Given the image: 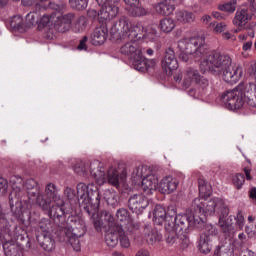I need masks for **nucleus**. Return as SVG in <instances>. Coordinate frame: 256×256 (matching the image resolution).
<instances>
[{
	"label": "nucleus",
	"instance_id": "f257e3e1",
	"mask_svg": "<svg viewBox=\"0 0 256 256\" xmlns=\"http://www.w3.org/2000/svg\"><path fill=\"white\" fill-rule=\"evenodd\" d=\"M110 33L113 39H123L126 41L120 47L121 55L130 57L132 67L138 59H141L143 52L139 49L137 41L143 39L145 34L143 33V26L134 25L127 16H121L112 26Z\"/></svg>",
	"mask_w": 256,
	"mask_h": 256
},
{
	"label": "nucleus",
	"instance_id": "f03ea898",
	"mask_svg": "<svg viewBox=\"0 0 256 256\" xmlns=\"http://www.w3.org/2000/svg\"><path fill=\"white\" fill-rule=\"evenodd\" d=\"M231 65H233V59L229 54L213 51L201 62L200 69L204 73L209 71L211 75L222 77L225 83L235 85L243 77V68L237 66L231 69Z\"/></svg>",
	"mask_w": 256,
	"mask_h": 256
},
{
	"label": "nucleus",
	"instance_id": "7ed1b4c3",
	"mask_svg": "<svg viewBox=\"0 0 256 256\" xmlns=\"http://www.w3.org/2000/svg\"><path fill=\"white\" fill-rule=\"evenodd\" d=\"M205 225V220L198 214H178L177 206H168V220L164 224L165 229H175L180 233H187L190 227L201 229Z\"/></svg>",
	"mask_w": 256,
	"mask_h": 256
},
{
	"label": "nucleus",
	"instance_id": "20e7f679",
	"mask_svg": "<svg viewBox=\"0 0 256 256\" xmlns=\"http://www.w3.org/2000/svg\"><path fill=\"white\" fill-rule=\"evenodd\" d=\"M77 199L80 208L89 217H95L99 213V205H101V195L97 187L79 183L77 185Z\"/></svg>",
	"mask_w": 256,
	"mask_h": 256
},
{
	"label": "nucleus",
	"instance_id": "39448f33",
	"mask_svg": "<svg viewBox=\"0 0 256 256\" xmlns=\"http://www.w3.org/2000/svg\"><path fill=\"white\" fill-rule=\"evenodd\" d=\"M191 212L196 215H215L218 213L221 217H227L229 215V206L225 203L222 198H213L207 200L205 198H195L190 206Z\"/></svg>",
	"mask_w": 256,
	"mask_h": 256
},
{
	"label": "nucleus",
	"instance_id": "423d86ee",
	"mask_svg": "<svg viewBox=\"0 0 256 256\" xmlns=\"http://www.w3.org/2000/svg\"><path fill=\"white\" fill-rule=\"evenodd\" d=\"M10 183L12 184V191L9 194V205L13 215L16 219L23 220V206L27 205L25 199V192L23 190V178L19 175L11 176Z\"/></svg>",
	"mask_w": 256,
	"mask_h": 256
},
{
	"label": "nucleus",
	"instance_id": "0eeeda50",
	"mask_svg": "<svg viewBox=\"0 0 256 256\" xmlns=\"http://www.w3.org/2000/svg\"><path fill=\"white\" fill-rule=\"evenodd\" d=\"M90 173L98 185H104L108 181L113 187H119V181H123V178L127 177V172L125 171L119 177V172L115 168H110L105 173V168H103V164L99 160L90 164Z\"/></svg>",
	"mask_w": 256,
	"mask_h": 256
},
{
	"label": "nucleus",
	"instance_id": "6e6552de",
	"mask_svg": "<svg viewBox=\"0 0 256 256\" xmlns=\"http://www.w3.org/2000/svg\"><path fill=\"white\" fill-rule=\"evenodd\" d=\"M180 51L192 54L195 61H201L208 53L207 44H205V37L185 38L178 42Z\"/></svg>",
	"mask_w": 256,
	"mask_h": 256
},
{
	"label": "nucleus",
	"instance_id": "1a4fd4ad",
	"mask_svg": "<svg viewBox=\"0 0 256 256\" xmlns=\"http://www.w3.org/2000/svg\"><path fill=\"white\" fill-rule=\"evenodd\" d=\"M0 225L4 228L2 232L3 249L6 256H23V251L19 245L13 242V232L9 228V223L5 214H0Z\"/></svg>",
	"mask_w": 256,
	"mask_h": 256
},
{
	"label": "nucleus",
	"instance_id": "9d476101",
	"mask_svg": "<svg viewBox=\"0 0 256 256\" xmlns=\"http://www.w3.org/2000/svg\"><path fill=\"white\" fill-rule=\"evenodd\" d=\"M221 101L224 103L226 109L230 111H237L245 105V98L243 97V85L232 90H226L221 95Z\"/></svg>",
	"mask_w": 256,
	"mask_h": 256
},
{
	"label": "nucleus",
	"instance_id": "9b49d317",
	"mask_svg": "<svg viewBox=\"0 0 256 256\" xmlns=\"http://www.w3.org/2000/svg\"><path fill=\"white\" fill-rule=\"evenodd\" d=\"M174 80L176 81V83H181L182 81V87H184L185 89L191 87L193 81L196 83V85L202 87V89H205V87L209 86V80L201 76V74H199V71L194 68H188L184 75L177 74L176 76H174Z\"/></svg>",
	"mask_w": 256,
	"mask_h": 256
},
{
	"label": "nucleus",
	"instance_id": "f8f14e48",
	"mask_svg": "<svg viewBox=\"0 0 256 256\" xmlns=\"http://www.w3.org/2000/svg\"><path fill=\"white\" fill-rule=\"evenodd\" d=\"M128 207L132 213L141 215L149 207V199L143 194H134L128 199Z\"/></svg>",
	"mask_w": 256,
	"mask_h": 256
},
{
	"label": "nucleus",
	"instance_id": "ddd939ff",
	"mask_svg": "<svg viewBox=\"0 0 256 256\" xmlns=\"http://www.w3.org/2000/svg\"><path fill=\"white\" fill-rule=\"evenodd\" d=\"M161 65L167 75H171L172 71H176V69L179 68V62L175 57V51L173 48L169 47L165 50Z\"/></svg>",
	"mask_w": 256,
	"mask_h": 256
},
{
	"label": "nucleus",
	"instance_id": "4468645a",
	"mask_svg": "<svg viewBox=\"0 0 256 256\" xmlns=\"http://www.w3.org/2000/svg\"><path fill=\"white\" fill-rule=\"evenodd\" d=\"M118 1L119 0H114L109 2L100 9V23L111 21V19H115V17L119 15V6H117Z\"/></svg>",
	"mask_w": 256,
	"mask_h": 256
},
{
	"label": "nucleus",
	"instance_id": "2eb2a0df",
	"mask_svg": "<svg viewBox=\"0 0 256 256\" xmlns=\"http://www.w3.org/2000/svg\"><path fill=\"white\" fill-rule=\"evenodd\" d=\"M249 21H251V14H249V10L245 8L238 9L232 20L233 25L237 27V29L234 30V33L243 31V29H245V25H247Z\"/></svg>",
	"mask_w": 256,
	"mask_h": 256
},
{
	"label": "nucleus",
	"instance_id": "dca6fc26",
	"mask_svg": "<svg viewBox=\"0 0 256 256\" xmlns=\"http://www.w3.org/2000/svg\"><path fill=\"white\" fill-rule=\"evenodd\" d=\"M65 204L55 203L51 206L48 211L50 219H53L54 223L60 227V225H65V218L69 215L65 213Z\"/></svg>",
	"mask_w": 256,
	"mask_h": 256
},
{
	"label": "nucleus",
	"instance_id": "f3484780",
	"mask_svg": "<svg viewBox=\"0 0 256 256\" xmlns=\"http://www.w3.org/2000/svg\"><path fill=\"white\" fill-rule=\"evenodd\" d=\"M179 187V180L172 176L164 177L159 183V191L163 195H171L174 191H177Z\"/></svg>",
	"mask_w": 256,
	"mask_h": 256
},
{
	"label": "nucleus",
	"instance_id": "a211bd4d",
	"mask_svg": "<svg viewBox=\"0 0 256 256\" xmlns=\"http://www.w3.org/2000/svg\"><path fill=\"white\" fill-rule=\"evenodd\" d=\"M85 231H87L85 222L78 218V222H76L70 230H67V228L60 229L58 235H64L65 237H82V235H85Z\"/></svg>",
	"mask_w": 256,
	"mask_h": 256
},
{
	"label": "nucleus",
	"instance_id": "6ab92c4d",
	"mask_svg": "<svg viewBox=\"0 0 256 256\" xmlns=\"http://www.w3.org/2000/svg\"><path fill=\"white\" fill-rule=\"evenodd\" d=\"M157 65V59H147L141 54L140 59L134 62L133 68L140 73H145L149 69H155Z\"/></svg>",
	"mask_w": 256,
	"mask_h": 256
},
{
	"label": "nucleus",
	"instance_id": "aec40b11",
	"mask_svg": "<svg viewBox=\"0 0 256 256\" xmlns=\"http://www.w3.org/2000/svg\"><path fill=\"white\" fill-rule=\"evenodd\" d=\"M153 221L155 225H167V221H169V208L167 210L161 204H157L153 211Z\"/></svg>",
	"mask_w": 256,
	"mask_h": 256
},
{
	"label": "nucleus",
	"instance_id": "412c9836",
	"mask_svg": "<svg viewBox=\"0 0 256 256\" xmlns=\"http://www.w3.org/2000/svg\"><path fill=\"white\" fill-rule=\"evenodd\" d=\"M36 239L40 245V247H42V249H44V251H53V249H55V239H53V236L51 235V233H40V234H36Z\"/></svg>",
	"mask_w": 256,
	"mask_h": 256
},
{
	"label": "nucleus",
	"instance_id": "4be33fe9",
	"mask_svg": "<svg viewBox=\"0 0 256 256\" xmlns=\"http://www.w3.org/2000/svg\"><path fill=\"white\" fill-rule=\"evenodd\" d=\"M109 30L105 26L96 28L91 34V43L94 46L103 45L107 41Z\"/></svg>",
	"mask_w": 256,
	"mask_h": 256
},
{
	"label": "nucleus",
	"instance_id": "5701e85b",
	"mask_svg": "<svg viewBox=\"0 0 256 256\" xmlns=\"http://www.w3.org/2000/svg\"><path fill=\"white\" fill-rule=\"evenodd\" d=\"M233 219H235V216L231 215L226 220L225 217L219 216V222L218 225L220 227V231L226 235V237H231V235L235 234V228L233 227Z\"/></svg>",
	"mask_w": 256,
	"mask_h": 256
},
{
	"label": "nucleus",
	"instance_id": "b1692460",
	"mask_svg": "<svg viewBox=\"0 0 256 256\" xmlns=\"http://www.w3.org/2000/svg\"><path fill=\"white\" fill-rule=\"evenodd\" d=\"M46 199H52L54 203L58 205H65V200L59 195V188L53 183H48L45 187Z\"/></svg>",
	"mask_w": 256,
	"mask_h": 256
},
{
	"label": "nucleus",
	"instance_id": "393cba45",
	"mask_svg": "<svg viewBox=\"0 0 256 256\" xmlns=\"http://www.w3.org/2000/svg\"><path fill=\"white\" fill-rule=\"evenodd\" d=\"M25 188L27 189V195L25 194V199H27V203H29L30 199H37V197H39V194L41 193L39 183H37L33 178L26 180Z\"/></svg>",
	"mask_w": 256,
	"mask_h": 256
},
{
	"label": "nucleus",
	"instance_id": "a878e982",
	"mask_svg": "<svg viewBox=\"0 0 256 256\" xmlns=\"http://www.w3.org/2000/svg\"><path fill=\"white\" fill-rule=\"evenodd\" d=\"M125 11L127 12V15L129 17H147L149 15V9L145 8V6L141 4H132L131 6H128L125 8Z\"/></svg>",
	"mask_w": 256,
	"mask_h": 256
},
{
	"label": "nucleus",
	"instance_id": "bb28decb",
	"mask_svg": "<svg viewBox=\"0 0 256 256\" xmlns=\"http://www.w3.org/2000/svg\"><path fill=\"white\" fill-rule=\"evenodd\" d=\"M154 9L158 15L165 17L171 15L175 11V5L170 4L167 0H162L154 6Z\"/></svg>",
	"mask_w": 256,
	"mask_h": 256
},
{
	"label": "nucleus",
	"instance_id": "cd10ccee",
	"mask_svg": "<svg viewBox=\"0 0 256 256\" xmlns=\"http://www.w3.org/2000/svg\"><path fill=\"white\" fill-rule=\"evenodd\" d=\"M159 185V178L154 174H148L145 178L142 179V189L143 191H155Z\"/></svg>",
	"mask_w": 256,
	"mask_h": 256
},
{
	"label": "nucleus",
	"instance_id": "c85d7f7f",
	"mask_svg": "<svg viewBox=\"0 0 256 256\" xmlns=\"http://www.w3.org/2000/svg\"><path fill=\"white\" fill-rule=\"evenodd\" d=\"M175 19L178 23L185 25L195 21V14L187 10H178L175 12Z\"/></svg>",
	"mask_w": 256,
	"mask_h": 256
},
{
	"label": "nucleus",
	"instance_id": "c756f323",
	"mask_svg": "<svg viewBox=\"0 0 256 256\" xmlns=\"http://www.w3.org/2000/svg\"><path fill=\"white\" fill-rule=\"evenodd\" d=\"M51 201L53 200L49 198L45 199L40 192L36 199H30L28 200V203H37V205L41 207L42 211H47V213H49L51 207H53V204L51 203Z\"/></svg>",
	"mask_w": 256,
	"mask_h": 256
},
{
	"label": "nucleus",
	"instance_id": "7c9ffc66",
	"mask_svg": "<svg viewBox=\"0 0 256 256\" xmlns=\"http://www.w3.org/2000/svg\"><path fill=\"white\" fill-rule=\"evenodd\" d=\"M144 233L146 235V241L153 245V243H157V241H161L163 239V235L159 233L157 230H152L149 226H145Z\"/></svg>",
	"mask_w": 256,
	"mask_h": 256
},
{
	"label": "nucleus",
	"instance_id": "2f4dec72",
	"mask_svg": "<svg viewBox=\"0 0 256 256\" xmlns=\"http://www.w3.org/2000/svg\"><path fill=\"white\" fill-rule=\"evenodd\" d=\"M116 231L118 233L120 246L123 249H129L131 247V240H129V236H127V234L125 233V230H123V226L117 225Z\"/></svg>",
	"mask_w": 256,
	"mask_h": 256
},
{
	"label": "nucleus",
	"instance_id": "473e14b6",
	"mask_svg": "<svg viewBox=\"0 0 256 256\" xmlns=\"http://www.w3.org/2000/svg\"><path fill=\"white\" fill-rule=\"evenodd\" d=\"M199 247L201 253H211V249H213V238L211 236L201 235Z\"/></svg>",
	"mask_w": 256,
	"mask_h": 256
},
{
	"label": "nucleus",
	"instance_id": "72a5a7b5",
	"mask_svg": "<svg viewBox=\"0 0 256 256\" xmlns=\"http://www.w3.org/2000/svg\"><path fill=\"white\" fill-rule=\"evenodd\" d=\"M198 187H199V193L202 199L211 197V193H213V190L210 184H208L205 179L203 178L198 179Z\"/></svg>",
	"mask_w": 256,
	"mask_h": 256
},
{
	"label": "nucleus",
	"instance_id": "f704fd0d",
	"mask_svg": "<svg viewBox=\"0 0 256 256\" xmlns=\"http://www.w3.org/2000/svg\"><path fill=\"white\" fill-rule=\"evenodd\" d=\"M58 238H59V241H61L62 243H70L74 251H81V244L79 242V237L77 236L65 237V235L58 234Z\"/></svg>",
	"mask_w": 256,
	"mask_h": 256
},
{
	"label": "nucleus",
	"instance_id": "c9c22d12",
	"mask_svg": "<svg viewBox=\"0 0 256 256\" xmlns=\"http://www.w3.org/2000/svg\"><path fill=\"white\" fill-rule=\"evenodd\" d=\"M105 243L108 247H117V243H119V233L117 232V227H115L114 231H108L106 233Z\"/></svg>",
	"mask_w": 256,
	"mask_h": 256
},
{
	"label": "nucleus",
	"instance_id": "e433bc0d",
	"mask_svg": "<svg viewBox=\"0 0 256 256\" xmlns=\"http://www.w3.org/2000/svg\"><path fill=\"white\" fill-rule=\"evenodd\" d=\"M85 29H87V17L78 16L72 25V30L74 33H83Z\"/></svg>",
	"mask_w": 256,
	"mask_h": 256
},
{
	"label": "nucleus",
	"instance_id": "4c0bfd02",
	"mask_svg": "<svg viewBox=\"0 0 256 256\" xmlns=\"http://www.w3.org/2000/svg\"><path fill=\"white\" fill-rule=\"evenodd\" d=\"M149 175V168L147 166H138L132 172V177L134 181H141Z\"/></svg>",
	"mask_w": 256,
	"mask_h": 256
},
{
	"label": "nucleus",
	"instance_id": "58836bf2",
	"mask_svg": "<svg viewBox=\"0 0 256 256\" xmlns=\"http://www.w3.org/2000/svg\"><path fill=\"white\" fill-rule=\"evenodd\" d=\"M159 27L163 33H171L176 27L175 20L173 18H163L160 20Z\"/></svg>",
	"mask_w": 256,
	"mask_h": 256
},
{
	"label": "nucleus",
	"instance_id": "ea45409f",
	"mask_svg": "<svg viewBox=\"0 0 256 256\" xmlns=\"http://www.w3.org/2000/svg\"><path fill=\"white\" fill-rule=\"evenodd\" d=\"M51 227H53L51 220L42 219L36 226V235H39L41 233H51Z\"/></svg>",
	"mask_w": 256,
	"mask_h": 256
},
{
	"label": "nucleus",
	"instance_id": "a19ab883",
	"mask_svg": "<svg viewBox=\"0 0 256 256\" xmlns=\"http://www.w3.org/2000/svg\"><path fill=\"white\" fill-rule=\"evenodd\" d=\"M165 229H166V233H165L166 243L168 245H174L177 239H179L178 233L180 232L175 230V228H172V229L165 228Z\"/></svg>",
	"mask_w": 256,
	"mask_h": 256
},
{
	"label": "nucleus",
	"instance_id": "79ce46f5",
	"mask_svg": "<svg viewBox=\"0 0 256 256\" xmlns=\"http://www.w3.org/2000/svg\"><path fill=\"white\" fill-rule=\"evenodd\" d=\"M219 11H224V13H235V9H237V4L235 0H228L224 4L218 5Z\"/></svg>",
	"mask_w": 256,
	"mask_h": 256
},
{
	"label": "nucleus",
	"instance_id": "37998d69",
	"mask_svg": "<svg viewBox=\"0 0 256 256\" xmlns=\"http://www.w3.org/2000/svg\"><path fill=\"white\" fill-rule=\"evenodd\" d=\"M10 27L14 31H23V17L19 15L13 16L10 20Z\"/></svg>",
	"mask_w": 256,
	"mask_h": 256
},
{
	"label": "nucleus",
	"instance_id": "c03bdc74",
	"mask_svg": "<svg viewBox=\"0 0 256 256\" xmlns=\"http://www.w3.org/2000/svg\"><path fill=\"white\" fill-rule=\"evenodd\" d=\"M69 5L76 11H84L87 9L88 2L87 0H69Z\"/></svg>",
	"mask_w": 256,
	"mask_h": 256
},
{
	"label": "nucleus",
	"instance_id": "a18cd8bd",
	"mask_svg": "<svg viewBox=\"0 0 256 256\" xmlns=\"http://www.w3.org/2000/svg\"><path fill=\"white\" fill-rule=\"evenodd\" d=\"M242 94L244 99L251 95L256 94V84L255 83H246L244 87H242Z\"/></svg>",
	"mask_w": 256,
	"mask_h": 256
},
{
	"label": "nucleus",
	"instance_id": "49530a36",
	"mask_svg": "<svg viewBox=\"0 0 256 256\" xmlns=\"http://www.w3.org/2000/svg\"><path fill=\"white\" fill-rule=\"evenodd\" d=\"M79 222L78 216L70 215L67 218H65V225H60V229H67V231H71V228Z\"/></svg>",
	"mask_w": 256,
	"mask_h": 256
},
{
	"label": "nucleus",
	"instance_id": "de8ad7c7",
	"mask_svg": "<svg viewBox=\"0 0 256 256\" xmlns=\"http://www.w3.org/2000/svg\"><path fill=\"white\" fill-rule=\"evenodd\" d=\"M12 237H13V243H15V245H18L20 249L21 247H25V245L29 243V238H26L25 236H23V234L12 233Z\"/></svg>",
	"mask_w": 256,
	"mask_h": 256
},
{
	"label": "nucleus",
	"instance_id": "09e8293b",
	"mask_svg": "<svg viewBox=\"0 0 256 256\" xmlns=\"http://www.w3.org/2000/svg\"><path fill=\"white\" fill-rule=\"evenodd\" d=\"M116 219L121 223H127L129 221V211L125 208H120L116 212Z\"/></svg>",
	"mask_w": 256,
	"mask_h": 256
},
{
	"label": "nucleus",
	"instance_id": "8fccbe9b",
	"mask_svg": "<svg viewBox=\"0 0 256 256\" xmlns=\"http://www.w3.org/2000/svg\"><path fill=\"white\" fill-rule=\"evenodd\" d=\"M54 27L58 33H67L69 29H71V26L69 24H66V22H63L62 20H59L54 24Z\"/></svg>",
	"mask_w": 256,
	"mask_h": 256
},
{
	"label": "nucleus",
	"instance_id": "3c124183",
	"mask_svg": "<svg viewBox=\"0 0 256 256\" xmlns=\"http://www.w3.org/2000/svg\"><path fill=\"white\" fill-rule=\"evenodd\" d=\"M41 20V16H39V13L37 12H30L26 16V21L30 23V25H37L39 21Z\"/></svg>",
	"mask_w": 256,
	"mask_h": 256
},
{
	"label": "nucleus",
	"instance_id": "603ef678",
	"mask_svg": "<svg viewBox=\"0 0 256 256\" xmlns=\"http://www.w3.org/2000/svg\"><path fill=\"white\" fill-rule=\"evenodd\" d=\"M245 183V175L238 173L233 177V185L237 189H241L243 187V184Z\"/></svg>",
	"mask_w": 256,
	"mask_h": 256
},
{
	"label": "nucleus",
	"instance_id": "864d4df0",
	"mask_svg": "<svg viewBox=\"0 0 256 256\" xmlns=\"http://www.w3.org/2000/svg\"><path fill=\"white\" fill-rule=\"evenodd\" d=\"M108 193V197L105 196L104 199H106V203L108 205H111L112 207H117V205H119V202L117 201V195L111 193V192H107Z\"/></svg>",
	"mask_w": 256,
	"mask_h": 256
},
{
	"label": "nucleus",
	"instance_id": "5fc2aeb1",
	"mask_svg": "<svg viewBox=\"0 0 256 256\" xmlns=\"http://www.w3.org/2000/svg\"><path fill=\"white\" fill-rule=\"evenodd\" d=\"M203 227H205L206 232L202 235H207L211 239H213V235H217V229L213 225H206L205 226V222H204V225L200 229H203Z\"/></svg>",
	"mask_w": 256,
	"mask_h": 256
},
{
	"label": "nucleus",
	"instance_id": "6e6d98bb",
	"mask_svg": "<svg viewBox=\"0 0 256 256\" xmlns=\"http://www.w3.org/2000/svg\"><path fill=\"white\" fill-rule=\"evenodd\" d=\"M233 221H236V227H238V229H243L245 225V217H243L241 212H238L236 217L234 216Z\"/></svg>",
	"mask_w": 256,
	"mask_h": 256
},
{
	"label": "nucleus",
	"instance_id": "4d7b16f0",
	"mask_svg": "<svg viewBox=\"0 0 256 256\" xmlns=\"http://www.w3.org/2000/svg\"><path fill=\"white\" fill-rule=\"evenodd\" d=\"M74 171L77 175H85L87 173V167L84 162H79L74 166Z\"/></svg>",
	"mask_w": 256,
	"mask_h": 256
},
{
	"label": "nucleus",
	"instance_id": "13d9d810",
	"mask_svg": "<svg viewBox=\"0 0 256 256\" xmlns=\"http://www.w3.org/2000/svg\"><path fill=\"white\" fill-rule=\"evenodd\" d=\"M87 15L90 19H98L99 23H101V10L97 12V10L90 8L87 11Z\"/></svg>",
	"mask_w": 256,
	"mask_h": 256
},
{
	"label": "nucleus",
	"instance_id": "bf43d9fd",
	"mask_svg": "<svg viewBox=\"0 0 256 256\" xmlns=\"http://www.w3.org/2000/svg\"><path fill=\"white\" fill-rule=\"evenodd\" d=\"M53 19H55V16L53 14H43L40 17V23L41 25H49V23H53Z\"/></svg>",
	"mask_w": 256,
	"mask_h": 256
},
{
	"label": "nucleus",
	"instance_id": "052dcab7",
	"mask_svg": "<svg viewBox=\"0 0 256 256\" xmlns=\"http://www.w3.org/2000/svg\"><path fill=\"white\" fill-rule=\"evenodd\" d=\"M249 6L246 9L250 15V19H253V17H256V3L255 1H249Z\"/></svg>",
	"mask_w": 256,
	"mask_h": 256
},
{
	"label": "nucleus",
	"instance_id": "680f3d73",
	"mask_svg": "<svg viewBox=\"0 0 256 256\" xmlns=\"http://www.w3.org/2000/svg\"><path fill=\"white\" fill-rule=\"evenodd\" d=\"M89 41V37L83 36L80 40L79 45L77 46L78 51H87V42Z\"/></svg>",
	"mask_w": 256,
	"mask_h": 256
},
{
	"label": "nucleus",
	"instance_id": "e2e57ef3",
	"mask_svg": "<svg viewBox=\"0 0 256 256\" xmlns=\"http://www.w3.org/2000/svg\"><path fill=\"white\" fill-rule=\"evenodd\" d=\"M73 19H75V14L74 13H68L62 16V21L66 24H68V26L71 27V24L73 23Z\"/></svg>",
	"mask_w": 256,
	"mask_h": 256
},
{
	"label": "nucleus",
	"instance_id": "0e129e2a",
	"mask_svg": "<svg viewBox=\"0 0 256 256\" xmlns=\"http://www.w3.org/2000/svg\"><path fill=\"white\" fill-rule=\"evenodd\" d=\"M214 27V33H223V31L227 30V24L224 22L217 23Z\"/></svg>",
	"mask_w": 256,
	"mask_h": 256
},
{
	"label": "nucleus",
	"instance_id": "69168bd1",
	"mask_svg": "<svg viewBox=\"0 0 256 256\" xmlns=\"http://www.w3.org/2000/svg\"><path fill=\"white\" fill-rule=\"evenodd\" d=\"M213 18L209 15H204L201 17V22L203 25H209V27H214L215 23L211 22Z\"/></svg>",
	"mask_w": 256,
	"mask_h": 256
},
{
	"label": "nucleus",
	"instance_id": "338daca9",
	"mask_svg": "<svg viewBox=\"0 0 256 256\" xmlns=\"http://www.w3.org/2000/svg\"><path fill=\"white\" fill-rule=\"evenodd\" d=\"M7 180L3 177H0V195H5L6 191H7Z\"/></svg>",
	"mask_w": 256,
	"mask_h": 256
},
{
	"label": "nucleus",
	"instance_id": "774afa93",
	"mask_svg": "<svg viewBox=\"0 0 256 256\" xmlns=\"http://www.w3.org/2000/svg\"><path fill=\"white\" fill-rule=\"evenodd\" d=\"M245 101L249 107H256V93L246 97Z\"/></svg>",
	"mask_w": 256,
	"mask_h": 256
}]
</instances>
